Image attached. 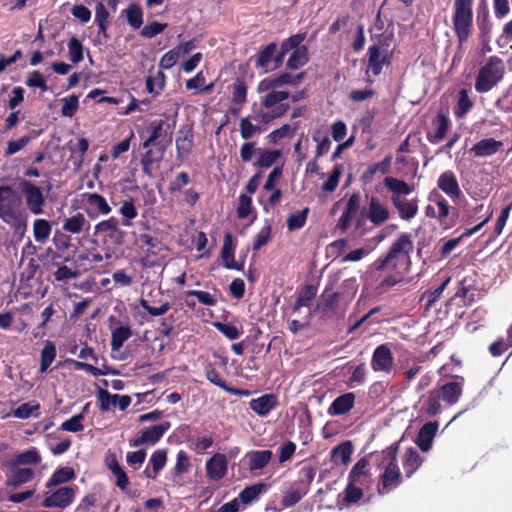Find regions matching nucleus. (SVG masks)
I'll return each instance as SVG.
<instances>
[{"label":"nucleus","instance_id":"4be33fe9","mask_svg":"<svg viewBox=\"0 0 512 512\" xmlns=\"http://www.w3.org/2000/svg\"><path fill=\"white\" fill-rule=\"evenodd\" d=\"M492 217V211L488 213L487 216H485L477 225H475L472 228L466 229L458 238H453L448 240L443 244V246L440 249L441 257L446 258L450 252L455 249L461 240L468 238L478 232L485 224H487Z\"/></svg>","mask_w":512,"mask_h":512},{"label":"nucleus","instance_id":"6e6d98bb","mask_svg":"<svg viewBox=\"0 0 512 512\" xmlns=\"http://www.w3.org/2000/svg\"><path fill=\"white\" fill-rule=\"evenodd\" d=\"M132 331L129 326H119L113 332L111 336V349L113 351L119 350L124 343L131 337Z\"/></svg>","mask_w":512,"mask_h":512},{"label":"nucleus","instance_id":"aec40b11","mask_svg":"<svg viewBox=\"0 0 512 512\" xmlns=\"http://www.w3.org/2000/svg\"><path fill=\"white\" fill-rule=\"evenodd\" d=\"M228 461L224 454L216 453L206 462V474L210 480L219 481L225 477Z\"/></svg>","mask_w":512,"mask_h":512},{"label":"nucleus","instance_id":"a18cd8bd","mask_svg":"<svg viewBox=\"0 0 512 512\" xmlns=\"http://www.w3.org/2000/svg\"><path fill=\"white\" fill-rule=\"evenodd\" d=\"M385 187L392 192L391 197H402L403 195H409L412 192V188L404 180L387 176L384 179Z\"/></svg>","mask_w":512,"mask_h":512},{"label":"nucleus","instance_id":"4468645a","mask_svg":"<svg viewBox=\"0 0 512 512\" xmlns=\"http://www.w3.org/2000/svg\"><path fill=\"white\" fill-rule=\"evenodd\" d=\"M437 188L445 193L453 202H458L463 197L458 179L451 170H446L437 179Z\"/></svg>","mask_w":512,"mask_h":512},{"label":"nucleus","instance_id":"864d4df0","mask_svg":"<svg viewBox=\"0 0 512 512\" xmlns=\"http://www.w3.org/2000/svg\"><path fill=\"white\" fill-rule=\"evenodd\" d=\"M56 346L55 344L47 340L44 344V348L41 351L40 359V372L45 373L56 358Z\"/></svg>","mask_w":512,"mask_h":512},{"label":"nucleus","instance_id":"f8f14e48","mask_svg":"<svg viewBox=\"0 0 512 512\" xmlns=\"http://www.w3.org/2000/svg\"><path fill=\"white\" fill-rule=\"evenodd\" d=\"M464 384V377L456 375L452 380L439 385L436 390L440 394L442 400L452 406L460 400L463 394Z\"/></svg>","mask_w":512,"mask_h":512},{"label":"nucleus","instance_id":"4c0bfd02","mask_svg":"<svg viewBox=\"0 0 512 512\" xmlns=\"http://www.w3.org/2000/svg\"><path fill=\"white\" fill-rule=\"evenodd\" d=\"M249 469L251 471L263 469L272 459L271 450H256L248 453Z\"/></svg>","mask_w":512,"mask_h":512},{"label":"nucleus","instance_id":"13d9d810","mask_svg":"<svg viewBox=\"0 0 512 512\" xmlns=\"http://www.w3.org/2000/svg\"><path fill=\"white\" fill-rule=\"evenodd\" d=\"M308 213L309 208L306 207L301 211L290 214L286 221L287 229L292 232L304 227L307 221Z\"/></svg>","mask_w":512,"mask_h":512},{"label":"nucleus","instance_id":"7c9ffc66","mask_svg":"<svg viewBox=\"0 0 512 512\" xmlns=\"http://www.w3.org/2000/svg\"><path fill=\"white\" fill-rule=\"evenodd\" d=\"M355 403V395L352 392L338 396L330 405L329 413L331 415H344L348 413Z\"/></svg>","mask_w":512,"mask_h":512},{"label":"nucleus","instance_id":"a878e982","mask_svg":"<svg viewBox=\"0 0 512 512\" xmlns=\"http://www.w3.org/2000/svg\"><path fill=\"white\" fill-rule=\"evenodd\" d=\"M277 406V397L274 394H264L249 402V407L257 415L267 416Z\"/></svg>","mask_w":512,"mask_h":512},{"label":"nucleus","instance_id":"c85d7f7f","mask_svg":"<svg viewBox=\"0 0 512 512\" xmlns=\"http://www.w3.org/2000/svg\"><path fill=\"white\" fill-rule=\"evenodd\" d=\"M391 201L402 220H411L418 213V204L416 200H408L395 195V197H391Z\"/></svg>","mask_w":512,"mask_h":512},{"label":"nucleus","instance_id":"f257e3e1","mask_svg":"<svg viewBox=\"0 0 512 512\" xmlns=\"http://www.w3.org/2000/svg\"><path fill=\"white\" fill-rule=\"evenodd\" d=\"M306 78V72L298 74L281 72L270 77L262 79L257 86L259 93H266L260 101V104L266 111L261 110L257 118L263 124L283 117L290 109V104L285 102L290 97V92L279 90L283 86H297Z\"/></svg>","mask_w":512,"mask_h":512},{"label":"nucleus","instance_id":"f704fd0d","mask_svg":"<svg viewBox=\"0 0 512 512\" xmlns=\"http://www.w3.org/2000/svg\"><path fill=\"white\" fill-rule=\"evenodd\" d=\"M34 477V471L31 468L13 469L7 476L6 485L8 487L17 488L22 484L30 482Z\"/></svg>","mask_w":512,"mask_h":512},{"label":"nucleus","instance_id":"e433bc0d","mask_svg":"<svg viewBox=\"0 0 512 512\" xmlns=\"http://www.w3.org/2000/svg\"><path fill=\"white\" fill-rule=\"evenodd\" d=\"M317 294L316 286L312 284L304 285L297 293L296 301L293 305V311L297 312L302 307H308L311 301L315 298Z\"/></svg>","mask_w":512,"mask_h":512},{"label":"nucleus","instance_id":"49530a36","mask_svg":"<svg viewBox=\"0 0 512 512\" xmlns=\"http://www.w3.org/2000/svg\"><path fill=\"white\" fill-rule=\"evenodd\" d=\"M167 461V452L164 449H158L153 452L150 457V464L152 465V472L147 469L144 471L146 476L150 479H155L159 472L164 468Z\"/></svg>","mask_w":512,"mask_h":512},{"label":"nucleus","instance_id":"37998d69","mask_svg":"<svg viewBox=\"0 0 512 512\" xmlns=\"http://www.w3.org/2000/svg\"><path fill=\"white\" fill-rule=\"evenodd\" d=\"M121 215L120 223L124 227H130L133 224V220L138 216V210L135 206L133 198L126 199L122 202L119 209Z\"/></svg>","mask_w":512,"mask_h":512},{"label":"nucleus","instance_id":"0e129e2a","mask_svg":"<svg viewBox=\"0 0 512 512\" xmlns=\"http://www.w3.org/2000/svg\"><path fill=\"white\" fill-rule=\"evenodd\" d=\"M363 489L351 483H347L343 491V502L347 505L355 504L363 497Z\"/></svg>","mask_w":512,"mask_h":512},{"label":"nucleus","instance_id":"ea45409f","mask_svg":"<svg viewBox=\"0 0 512 512\" xmlns=\"http://www.w3.org/2000/svg\"><path fill=\"white\" fill-rule=\"evenodd\" d=\"M75 478V471L71 467H61L54 471L46 483L47 488L56 487L68 483Z\"/></svg>","mask_w":512,"mask_h":512},{"label":"nucleus","instance_id":"603ef678","mask_svg":"<svg viewBox=\"0 0 512 512\" xmlns=\"http://www.w3.org/2000/svg\"><path fill=\"white\" fill-rule=\"evenodd\" d=\"M166 75L162 70H158L154 75L146 78V89L149 93L159 95L165 88Z\"/></svg>","mask_w":512,"mask_h":512},{"label":"nucleus","instance_id":"dca6fc26","mask_svg":"<svg viewBox=\"0 0 512 512\" xmlns=\"http://www.w3.org/2000/svg\"><path fill=\"white\" fill-rule=\"evenodd\" d=\"M348 482L358 487H366L371 483L369 460L365 457L359 459L348 475Z\"/></svg>","mask_w":512,"mask_h":512},{"label":"nucleus","instance_id":"bb28decb","mask_svg":"<svg viewBox=\"0 0 512 512\" xmlns=\"http://www.w3.org/2000/svg\"><path fill=\"white\" fill-rule=\"evenodd\" d=\"M194 146V134L190 127H183L179 130V135L176 138V151L178 158L188 156Z\"/></svg>","mask_w":512,"mask_h":512},{"label":"nucleus","instance_id":"39448f33","mask_svg":"<svg viewBox=\"0 0 512 512\" xmlns=\"http://www.w3.org/2000/svg\"><path fill=\"white\" fill-rule=\"evenodd\" d=\"M304 39L305 34H292L282 43L279 51L275 43L268 44L257 54L256 66L263 68L265 72L279 68L284 61V56L290 52L293 47L301 44Z\"/></svg>","mask_w":512,"mask_h":512},{"label":"nucleus","instance_id":"6e6552de","mask_svg":"<svg viewBox=\"0 0 512 512\" xmlns=\"http://www.w3.org/2000/svg\"><path fill=\"white\" fill-rule=\"evenodd\" d=\"M120 220L111 216L94 226L93 236L104 246L120 247L124 244L127 233L121 228Z\"/></svg>","mask_w":512,"mask_h":512},{"label":"nucleus","instance_id":"774afa93","mask_svg":"<svg viewBox=\"0 0 512 512\" xmlns=\"http://www.w3.org/2000/svg\"><path fill=\"white\" fill-rule=\"evenodd\" d=\"M63 105L61 108V114L65 117H73L79 108L78 96L72 94L62 99Z\"/></svg>","mask_w":512,"mask_h":512},{"label":"nucleus","instance_id":"680f3d73","mask_svg":"<svg viewBox=\"0 0 512 512\" xmlns=\"http://www.w3.org/2000/svg\"><path fill=\"white\" fill-rule=\"evenodd\" d=\"M41 461V456L38 453L36 448H31L27 451H24L18 454L14 461L9 464V466H14L18 464H38Z\"/></svg>","mask_w":512,"mask_h":512},{"label":"nucleus","instance_id":"69168bd1","mask_svg":"<svg viewBox=\"0 0 512 512\" xmlns=\"http://www.w3.org/2000/svg\"><path fill=\"white\" fill-rule=\"evenodd\" d=\"M308 493V489H292L287 491L282 499H281V505L284 508H289L294 505H296L300 500Z\"/></svg>","mask_w":512,"mask_h":512},{"label":"nucleus","instance_id":"2f4dec72","mask_svg":"<svg viewBox=\"0 0 512 512\" xmlns=\"http://www.w3.org/2000/svg\"><path fill=\"white\" fill-rule=\"evenodd\" d=\"M433 125L436 127L433 135L428 134L427 139L431 143H438L443 140L449 130L450 120L442 112H439L433 120Z\"/></svg>","mask_w":512,"mask_h":512},{"label":"nucleus","instance_id":"09e8293b","mask_svg":"<svg viewBox=\"0 0 512 512\" xmlns=\"http://www.w3.org/2000/svg\"><path fill=\"white\" fill-rule=\"evenodd\" d=\"M267 490V485L264 483H257L251 486L244 488L239 493V500L242 504L248 505L251 504L254 500H256L260 494Z\"/></svg>","mask_w":512,"mask_h":512},{"label":"nucleus","instance_id":"5701e85b","mask_svg":"<svg viewBox=\"0 0 512 512\" xmlns=\"http://www.w3.org/2000/svg\"><path fill=\"white\" fill-rule=\"evenodd\" d=\"M439 424L436 421L425 423L418 431L416 437V444L422 452H427L431 449L433 440L438 431Z\"/></svg>","mask_w":512,"mask_h":512},{"label":"nucleus","instance_id":"a211bd4d","mask_svg":"<svg viewBox=\"0 0 512 512\" xmlns=\"http://www.w3.org/2000/svg\"><path fill=\"white\" fill-rule=\"evenodd\" d=\"M340 303H342L340 294L334 291V283L330 282L321 293L316 308L318 311L325 314L335 311Z\"/></svg>","mask_w":512,"mask_h":512},{"label":"nucleus","instance_id":"423d86ee","mask_svg":"<svg viewBox=\"0 0 512 512\" xmlns=\"http://www.w3.org/2000/svg\"><path fill=\"white\" fill-rule=\"evenodd\" d=\"M20 206L21 202L13 187L0 185V219L9 225L26 227Z\"/></svg>","mask_w":512,"mask_h":512},{"label":"nucleus","instance_id":"7ed1b4c3","mask_svg":"<svg viewBox=\"0 0 512 512\" xmlns=\"http://www.w3.org/2000/svg\"><path fill=\"white\" fill-rule=\"evenodd\" d=\"M163 120H154L149 123L147 130L149 136L142 143V147L147 151L142 155L140 164L143 173L149 178H153L152 165L159 163L164 157V153L172 142L171 136H168Z\"/></svg>","mask_w":512,"mask_h":512},{"label":"nucleus","instance_id":"338daca9","mask_svg":"<svg viewBox=\"0 0 512 512\" xmlns=\"http://www.w3.org/2000/svg\"><path fill=\"white\" fill-rule=\"evenodd\" d=\"M84 414L79 413L71 418L67 419L61 424L60 429L63 431H68L72 433L81 432L84 429L83 426Z\"/></svg>","mask_w":512,"mask_h":512},{"label":"nucleus","instance_id":"4d7b16f0","mask_svg":"<svg viewBox=\"0 0 512 512\" xmlns=\"http://www.w3.org/2000/svg\"><path fill=\"white\" fill-rule=\"evenodd\" d=\"M450 278H447L439 287L432 291H425L420 301L424 302L425 309L428 310L434 306V304L440 299L443 291L446 289Z\"/></svg>","mask_w":512,"mask_h":512},{"label":"nucleus","instance_id":"8fccbe9b","mask_svg":"<svg viewBox=\"0 0 512 512\" xmlns=\"http://www.w3.org/2000/svg\"><path fill=\"white\" fill-rule=\"evenodd\" d=\"M428 200L437 205V207H438L437 218L440 221L446 219L449 216L450 206L448 204V201L437 189H433L432 191H430V193L428 195Z\"/></svg>","mask_w":512,"mask_h":512},{"label":"nucleus","instance_id":"9d476101","mask_svg":"<svg viewBox=\"0 0 512 512\" xmlns=\"http://www.w3.org/2000/svg\"><path fill=\"white\" fill-rule=\"evenodd\" d=\"M77 486H64L52 492H47L41 505L46 508L65 509L70 506L76 496Z\"/></svg>","mask_w":512,"mask_h":512},{"label":"nucleus","instance_id":"79ce46f5","mask_svg":"<svg viewBox=\"0 0 512 512\" xmlns=\"http://www.w3.org/2000/svg\"><path fill=\"white\" fill-rule=\"evenodd\" d=\"M290 51H292V53L287 60V68L292 70L299 69L308 62V53L305 46H301V44H299L293 47Z\"/></svg>","mask_w":512,"mask_h":512},{"label":"nucleus","instance_id":"ddd939ff","mask_svg":"<svg viewBox=\"0 0 512 512\" xmlns=\"http://www.w3.org/2000/svg\"><path fill=\"white\" fill-rule=\"evenodd\" d=\"M371 368L374 372L389 374L394 367V356L387 344H381L373 351Z\"/></svg>","mask_w":512,"mask_h":512},{"label":"nucleus","instance_id":"1a4fd4ad","mask_svg":"<svg viewBox=\"0 0 512 512\" xmlns=\"http://www.w3.org/2000/svg\"><path fill=\"white\" fill-rule=\"evenodd\" d=\"M18 187L23 196L26 209L33 215L43 214L46 206V196L43 189L28 179H21Z\"/></svg>","mask_w":512,"mask_h":512},{"label":"nucleus","instance_id":"3c124183","mask_svg":"<svg viewBox=\"0 0 512 512\" xmlns=\"http://www.w3.org/2000/svg\"><path fill=\"white\" fill-rule=\"evenodd\" d=\"M204 372L206 378L214 385L223 389L224 391L230 392L232 394H237L238 391L230 388L225 380L220 376L219 372L216 370L215 366L212 363H207L204 367Z\"/></svg>","mask_w":512,"mask_h":512},{"label":"nucleus","instance_id":"473e14b6","mask_svg":"<svg viewBox=\"0 0 512 512\" xmlns=\"http://www.w3.org/2000/svg\"><path fill=\"white\" fill-rule=\"evenodd\" d=\"M90 223L85 218L84 214L76 213L75 215L66 218L63 221L62 229L70 234H79L83 230H88Z\"/></svg>","mask_w":512,"mask_h":512},{"label":"nucleus","instance_id":"72a5a7b5","mask_svg":"<svg viewBox=\"0 0 512 512\" xmlns=\"http://www.w3.org/2000/svg\"><path fill=\"white\" fill-rule=\"evenodd\" d=\"M353 453V445L351 441L347 440L335 446L331 451V462L334 464L347 465L351 460Z\"/></svg>","mask_w":512,"mask_h":512},{"label":"nucleus","instance_id":"c03bdc74","mask_svg":"<svg viewBox=\"0 0 512 512\" xmlns=\"http://www.w3.org/2000/svg\"><path fill=\"white\" fill-rule=\"evenodd\" d=\"M442 398L438 391L435 389L430 390L427 393L426 399L423 403V409L426 415L434 417L439 414L442 410L441 401Z\"/></svg>","mask_w":512,"mask_h":512},{"label":"nucleus","instance_id":"de8ad7c7","mask_svg":"<svg viewBox=\"0 0 512 512\" xmlns=\"http://www.w3.org/2000/svg\"><path fill=\"white\" fill-rule=\"evenodd\" d=\"M473 280L469 277H464L459 282V287L455 293V297L461 298L464 305H470L474 301V288Z\"/></svg>","mask_w":512,"mask_h":512},{"label":"nucleus","instance_id":"bf43d9fd","mask_svg":"<svg viewBox=\"0 0 512 512\" xmlns=\"http://www.w3.org/2000/svg\"><path fill=\"white\" fill-rule=\"evenodd\" d=\"M337 292L340 294L342 303L345 305L349 304L357 293L355 278L345 279Z\"/></svg>","mask_w":512,"mask_h":512},{"label":"nucleus","instance_id":"9b49d317","mask_svg":"<svg viewBox=\"0 0 512 512\" xmlns=\"http://www.w3.org/2000/svg\"><path fill=\"white\" fill-rule=\"evenodd\" d=\"M393 50L389 45L378 46L377 44L371 45L368 48V71L371 70L374 76H378L385 65H390Z\"/></svg>","mask_w":512,"mask_h":512},{"label":"nucleus","instance_id":"58836bf2","mask_svg":"<svg viewBox=\"0 0 512 512\" xmlns=\"http://www.w3.org/2000/svg\"><path fill=\"white\" fill-rule=\"evenodd\" d=\"M52 232V224L43 218H37L33 222V236L37 243L45 244Z\"/></svg>","mask_w":512,"mask_h":512},{"label":"nucleus","instance_id":"cd10ccee","mask_svg":"<svg viewBox=\"0 0 512 512\" xmlns=\"http://www.w3.org/2000/svg\"><path fill=\"white\" fill-rule=\"evenodd\" d=\"M392 155L389 154L384 157L381 162L370 164L364 173L361 175V181L363 184H370L373 182L374 177L377 173L383 175L388 174L391 169Z\"/></svg>","mask_w":512,"mask_h":512},{"label":"nucleus","instance_id":"f3484780","mask_svg":"<svg viewBox=\"0 0 512 512\" xmlns=\"http://www.w3.org/2000/svg\"><path fill=\"white\" fill-rule=\"evenodd\" d=\"M454 25L456 32H467L472 22L471 0H455Z\"/></svg>","mask_w":512,"mask_h":512},{"label":"nucleus","instance_id":"c756f323","mask_svg":"<svg viewBox=\"0 0 512 512\" xmlns=\"http://www.w3.org/2000/svg\"><path fill=\"white\" fill-rule=\"evenodd\" d=\"M503 146L502 141L493 138L482 139L475 143L471 152L476 157H487L496 154Z\"/></svg>","mask_w":512,"mask_h":512},{"label":"nucleus","instance_id":"20e7f679","mask_svg":"<svg viewBox=\"0 0 512 512\" xmlns=\"http://www.w3.org/2000/svg\"><path fill=\"white\" fill-rule=\"evenodd\" d=\"M399 450L398 443H392L381 452L384 471L379 476L377 490L380 495H385L397 488L402 482V475L397 462Z\"/></svg>","mask_w":512,"mask_h":512},{"label":"nucleus","instance_id":"b1692460","mask_svg":"<svg viewBox=\"0 0 512 512\" xmlns=\"http://www.w3.org/2000/svg\"><path fill=\"white\" fill-rule=\"evenodd\" d=\"M221 258L225 268L230 270L243 271L244 261L238 263L234 259V245L231 233H226L224 235V242L221 249Z\"/></svg>","mask_w":512,"mask_h":512},{"label":"nucleus","instance_id":"a19ab883","mask_svg":"<svg viewBox=\"0 0 512 512\" xmlns=\"http://www.w3.org/2000/svg\"><path fill=\"white\" fill-rule=\"evenodd\" d=\"M121 15L124 16L129 24V26L134 29H140L143 24V10L137 4H130L126 9L121 12Z\"/></svg>","mask_w":512,"mask_h":512},{"label":"nucleus","instance_id":"412c9836","mask_svg":"<svg viewBox=\"0 0 512 512\" xmlns=\"http://www.w3.org/2000/svg\"><path fill=\"white\" fill-rule=\"evenodd\" d=\"M89 5L94 6L95 21L98 24V32H106L108 28L109 12L104 4L105 0H86ZM107 5L115 11L117 8L118 0H106Z\"/></svg>","mask_w":512,"mask_h":512},{"label":"nucleus","instance_id":"c9c22d12","mask_svg":"<svg viewBox=\"0 0 512 512\" xmlns=\"http://www.w3.org/2000/svg\"><path fill=\"white\" fill-rule=\"evenodd\" d=\"M402 463L406 477L410 478L422 465L423 458L411 447L406 450Z\"/></svg>","mask_w":512,"mask_h":512},{"label":"nucleus","instance_id":"393cba45","mask_svg":"<svg viewBox=\"0 0 512 512\" xmlns=\"http://www.w3.org/2000/svg\"><path fill=\"white\" fill-rule=\"evenodd\" d=\"M390 212L387 205L381 203L376 197H371L368 205V219L375 226L383 224L389 219Z\"/></svg>","mask_w":512,"mask_h":512},{"label":"nucleus","instance_id":"0eeeda50","mask_svg":"<svg viewBox=\"0 0 512 512\" xmlns=\"http://www.w3.org/2000/svg\"><path fill=\"white\" fill-rule=\"evenodd\" d=\"M505 74V65L501 58L491 56L480 68L475 80V90L487 93L502 81Z\"/></svg>","mask_w":512,"mask_h":512},{"label":"nucleus","instance_id":"e2e57ef3","mask_svg":"<svg viewBox=\"0 0 512 512\" xmlns=\"http://www.w3.org/2000/svg\"><path fill=\"white\" fill-rule=\"evenodd\" d=\"M472 106L473 102L470 100L467 91L461 90L459 92L457 105L454 109V115L457 118H462L470 111Z\"/></svg>","mask_w":512,"mask_h":512},{"label":"nucleus","instance_id":"5fc2aeb1","mask_svg":"<svg viewBox=\"0 0 512 512\" xmlns=\"http://www.w3.org/2000/svg\"><path fill=\"white\" fill-rule=\"evenodd\" d=\"M40 404L33 402H26L19 405L12 411V415L18 419H28L31 416L38 417L40 414Z\"/></svg>","mask_w":512,"mask_h":512},{"label":"nucleus","instance_id":"2eb2a0df","mask_svg":"<svg viewBox=\"0 0 512 512\" xmlns=\"http://www.w3.org/2000/svg\"><path fill=\"white\" fill-rule=\"evenodd\" d=\"M171 427L170 422H163L149 428L144 429L140 436L130 440V446L138 447L143 444L154 445L156 444Z\"/></svg>","mask_w":512,"mask_h":512},{"label":"nucleus","instance_id":"f03ea898","mask_svg":"<svg viewBox=\"0 0 512 512\" xmlns=\"http://www.w3.org/2000/svg\"><path fill=\"white\" fill-rule=\"evenodd\" d=\"M414 244L409 233H401L392 243L387 253L371 264V269L382 272L391 269L393 273L387 274L379 282L378 288L387 290L400 283L404 275L410 271L412 261L411 254Z\"/></svg>","mask_w":512,"mask_h":512},{"label":"nucleus","instance_id":"052dcab7","mask_svg":"<svg viewBox=\"0 0 512 512\" xmlns=\"http://www.w3.org/2000/svg\"><path fill=\"white\" fill-rule=\"evenodd\" d=\"M257 152L259 153V158L254 163V166L260 168L271 167L276 162V160L281 156V152L279 150L269 151L264 149H258Z\"/></svg>","mask_w":512,"mask_h":512},{"label":"nucleus","instance_id":"6ab92c4d","mask_svg":"<svg viewBox=\"0 0 512 512\" xmlns=\"http://www.w3.org/2000/svg\"><path fill=\"white\" fill-rule=\"evenodd\" d=\"M84 198L88 205L86 213L91 219H95L99 215H108L112 211L105 197L98 193H86Z\"/></svg>","mask_w":512,"mask_h":512}]
</instances>
